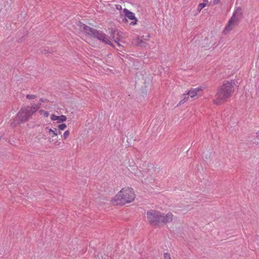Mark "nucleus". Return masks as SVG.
Wrapping results in <instances>:
<instances>
[{
    "instance_id": "6",
    "label": "nucleus",
    "mask_w": 259,
    "mask_h": 259,
    "mask_svg": "<svg viewBox=\"0 0 259 259\" xmlns=\"http://www.w3.org/2000/svg\"><path fill=\"white\" fill-rule=\"evenodd\" d=\"M241 17L237 15V12H235L225 26L223 30L224 33L227 34L233 30L235 26L237 25Z\"/></svg>"
},
{
    "instance_id": "27",
    "label": "nucleus",
    "mask_w": 259,
    "mask_h": 259,
    "mask_svg": "<svg viewBox=\"0 0 259 259\" xmlns=\"http://www.w3.org/2000/svg\"><path fill=\"white\" fill-rule=\"evenodd\" d=\"M109 39H110V38H109ZM109 41H110V40H109ZM110 42H111V41H110ZM109 45H110V44H109ZM110 46H113V47H115V46H113V45L112 44V43H111V42H110Z\"/></svg>"
},
{
    "instance_id": "9",
    "label": "nucleus",
    "mask_w": 259,
    "mask_h": 259,
    "mask_svg": "<svg viewBox=\"0 0 259 259\" xmlns=\"http://www.w3.org/2000/svg\"><path fill=\"white\" fill-rule=\"evenodd\" d=\"M128 169L130 170V174L131 177H135L138 179H141L143 177L141 171L138 169L136 165L130 166V168Z\"/></svg>"
},
{
    "instance_id": "11",
    "label": "nucleus",
    "mask_w": 259,
    "mask_h": 259,
    "mask_svg": "<svg viewBox=\"0 0 259 259\" xmlns=\"http://www.w3.org/2000/svg\"><path fill=\"white\" fill-rule=\"evenodd\" d=\"M51 119L52 121H57V123H62L66 121L67 117L64 115L61 116H58L54 114L51 115Z\"/></svg>"
},
{
    "instance_id": "16",
    "label": "nucleus",
    "mask_w": 259,
    "mask_h": 259,
    "mask_svg": "<svg viewBox=\"0 0 259 259\" xmlns=\"http://www.w3.org/2000/svg\"><path fill=\"white\" fill-rule=\"evenodd\" d=\"M48 141L50 144L55 146H59L61 145V143L58 141L57 138L54 139L52 137V138L49 139Z\"/></svg>"
},
{
    "instance_id": "4",
    "label": "nucleus",
    "mask_w": 259,
    "mask_h": 259,
    "mask_svg": "<svg viewBox=\"0 0 259 259\" xmlns=\"http://www.w3.org/2000/svg\"><path fill=\"white\" fill-rule=\"evenodd\" d=\"M33 114L29 106L22 108L15 117L14 125L25 122Z\"/></svg>"
},
{
    "instance_id": "23",
    "label": "nucleus",
    "mask_w": 259,
    "mask_h": 259,
    "mask_svg": "<svg viewBox=\"0 0 259 259\" xmlns=\"http://www.w3.org/2000/svg\"><path fill=\"white\" fill-rule=\"evenodd\" d=\"M163 258L164 259H171L170 254L167 252L164 253Z\"/></svg>"
},
{
    "instance_id": "2",
    "label": "nucleus",
    "mask_w": 259,
    "mask_h": 259,
    "mask_svg": "<svg viewBox=\"0 0 259 259\" xmlns=\"http://www.w3.org/2000/svg\"><path fill=\"white\" fill-rule=\"evenodd\" d=\"M235 85V83L233 80L223 81L217 89L213 102L217 105H220L226 102L233 94Z\"/></svg>"
},
{
    "instance_id": "17",
    "label": "nucleus",
    "mask_w": 259,
    "mask_h": 259,
    "mask_svg": "<svg viewBox=\"0 0 259 259\" xmlns=\"http://www.w3.org/2000/svg\"><path fill=\"white\" fill-rule=\"evenodd\" d=\"M40 104H33L31 106H29V108L31 109L33 114L35 113L40 107Z\"/></svg>"
},
{
    "instance_id": "20",
    "label": "nucleus",
    "mask_w": 259,
    "mask_h": 259,
    "mask_svg": "<svg viewBox=\"0 0 259 259\" xmlns=\"http://www.w3.org/2000/svg\"><path fill=\"white\" fill-rule=\"evenodd\" d=\"M206 6V4L205 3H200L198 5L197 10L199 12H200L201 10L205 7Z\"/></svg>"
},
{
    "instance_id": "12",
    "label": "nucleus",
    "mask_w": 259,
    "mask_h": 259,
    "mask_svg": "<svg viewBox=\"0 0 259 259\" xmlns=\"http://www.w3.org/2000/svg\"><path fill=\"white\" fill-rule=\"evenodd\" d=\"M110 35L113 38V36H115L116 38L118 37L120 39V41L122 38L124 37V33L118 29H111L110 30Z\"/></svg>"
},
{
    "instance_id": "3",
    "label": "nucleus",
    "mask_w": 259,
    "mask_h": 259,
    "mask_svg": "<svg viewBox=\"0 0 259 259\" xmlns=\"http://www.w3.org/2000/svg\"><path fill=\"white\" fill-rule=\"evenodd\" d=\"M79 28L80 30L85 35L97 38L106 44L110 45L109 36L102 31H96L81 23L79 24Z\"/></svg>"
},
{
    "instance_id": "10",
    "label": "nucleus",
    "mask_w": 259,
    "mask_h": 259,
    "mask_svg": "<svg viewBox=\"0 0 259 259\" xmlns=\"http://www.w3.org/2000/svg\"><path fill=\"white\" fill-rule=\"evenodd\" d=\"M202 91V88L201 87L191 89L187 92L186 95H189L191 98L196 99L198 98V93Z\"/></svg>"
},
{
    "instance_id": "25",
    "label": "nucleus",
    "mask_w": 259,
    "mask_h": 259,
    "mask_svg": "<svg viewBox=\"0 0 259 259\" xmlns=\"http://www.w3.org/2000/svg\"><path fill=\"white\" fill-rule=\"evenodd\" d=\"M219 2H220V0H214L213 3L214 5H216V4H218L219 3Z\"/></svg>"
},
{
    "instance_id": "18",
    "label": "nucleus",
    "mask_w": 259,
    "mask_h": 259,
    "mask_svg": "<svg viewBox=\"0 0 259 259\" xmlns=\"http://www.w3.org/2000/svg\"><path fill=\"white\" fill-rule=\"evenodd\" d=\"M40 115L44 118H48L50 115L49 112L45 110L44 109H40L38 111Z\"/></svg>"
},
{
    "instance_id": "24",
    "label": "nucleus",
    "mask_w": 259,
    "mask_h": 259,
    "mask_svg": "<svg viewBox=\"0 0 259 259\" xmlns=\"http://www.w3.org/2000/svg\"><path fill=\"white\" fill-rule=\"evenodd\" d=\"M116 8L118 10H121V6L120 5H116Z\"/></svg>"
},
{
    "instance_id": "7",
    "label": "nucleus",
    "mask_w": 259,
    "mask_h": 259,
    "mask_svg": "<svg viewBox=\"0 0 259 259\" xmlns=\"http://www.w3.org/2000/svg\"><path fill=\"white\" fill-rule=\"evenodd\" d=\"M123 11L125 16L124 22L128 23V20H130L131 21L129 23L130 25L133 26L136 25L138 22V19L136 17L135 14L128 11L126 9H124Z\"/></svg>"
},
{
    "instance_id": "29",
    "label": "nucleus",
    "mask_w": 259,
    "mask_h": 259,
    "mask_svg": "<svg viewBox=\"0 0 259 259\" xmlns=\"http://www.w3.org/2000/svg\"><path fill=\"white\" fill-rule=\"evenodd\" d=\"M208 0H203V1L204 2H208Z\"/></svg>"
},
{
    "instance_id": "13",
    "label": "nucleus",
    "mask_w": 259,
    "mask_h": 259,
    "mask_svg": "<svg viewBox=\"0 0 259 259\" xmlns=\"http://www.w3.org/2000/svg\"><path fill=\"white\" fill-rule=\"evenodd\" d=\"M133 45L137 46H139L141 47H144L146 46V42L142 40L140 37L137 36L133 39L132 40Z\"/></svg>"
},
{
    "instance_id": "21",
    "label": "nucleus",
    "mask_w": 259,
    "mask_h": 259,
    "mask_svg": "<svg viewBox=\"0 0 259 259\" xmlns=\"http://www.w3.org/2000/svg\"><path fill=\"white\" fill-rule=\"evenodd\" d=\"M67 127V125L65 123H62L58 125V128L59 130L63 131Z\"/></svg>"
},
{
    "instance_id": "22",
    "label": "nucleus",
    "mask_w": 259,
    "mask_h": 259,
    "mask_svg": "<svg viewBox=\"0 0 259 259\" xmlns=\"http://www.w3.org/2000/svg\"><path fill=\"white\" fill-rule=\"evenodd\" d=\"M37 96L33 94L27 95L26 96V98L29 100H34L36 98Z\"/></svg>"
},
{
    "instance_id": "19",
    "label": "nucleus",
    "mask_w": 259,
    "mask_h": 259,
    "mask_svg": "<svg viewBox=\"0 0 259 259\" xmlns=\"http://www.w3.org/2000/svg\"><path fill=\"white\" fill-rule=\"evenodd\" d=\"M70 132L68 130H67L65 131V132L63 133V135L62 136V137L63 138V140H66L69 136Z\"/></svg>"
},
{
    "instance_id": "1",
    "label": "nucleus",
    "mask_w": 259,
    "mask_h": 259,
    "mask_svg": "<svg viewBox=\"0 0 259 259\" xmlns=\"http://www.w3.org/2000/svg\"><path fill=\"white\" fill-rule=\"evenodd\" d=\"M136 196V192L133 188L125 186L121 188L111 198V202L113 205L123 206L134 202Z\"/></svg>"
},
{
    "instance_id": "14",
    "label": "nucleus",
    "mask_w": 259,
    "mask_h": 259,
    "mask_svg": "<svg viewBox=\"0 0 259 259\" xmlns=\"http://www.w3.org/2000/svg\"><path fill=\"white\" fill-rule=\"evenodd\" d=\"M45 131L48 133L49 136H51L52 138L56 137L58 138V134L56 132L57 128H55L54 129H52L49 127H47L45 128Z\"/></svg>"
},
{
    "instance_id": "26",
    "label": "nucleus",
    "mask_w": 259,
    "mask_h": 259,
    "mask_svg": "<svg viewBox=\"0 0 259 259\" xmlns=\"http://www.w3.org/2000/svg\"><path fill=\"white\" fill-rule=\"evenodd\" d=\"M257 137L259 138V131L257 132Z\"/></svg>"
},
{
    "instance_id": "15",
    "label": "nucleus",
    "mask_w": 259,
    "mask_h": 259,
    "mask_svg": "<svg viewBox=\"0 0 259 259\" xmlns=\"http://www.w3.org/2000/svg\"><path fill=\"white\" fill-rule=\"evenodd\" d=\"M113 40L118 47L119 49H117L118 51H122L124 50L123 46L119 42V41H120V39L118 37L116 38L115 36L114 35L113 36Z\"/></svg>"
},
{
    "instance_id": "8",
    "label": "nucleus",
    "mask_w": 259,
    "mask_h": 259,
    "mask_svg": "<svg viewBox=\"0 0 259 259\" xmlns=\"http://www.w3.org/2000/svg\"><path fill=\"white\" fill-rule=\"evenodd\" d=\"M174 215L171 212L166 214L160 212V227L172 221Z\"/></svg>"
},
{
    "instance_id": "28",
    "label": "nucleus",
    "mask_w": 259,
    "mask_h": 259,
    "mask_svg": "<svg viewBox=\"0 0 259 259\" xmlns=\"http://www.w3.org/2000/svg\"><path fill=\"white\" fill-rule=\"evenodd\" d=\"M190 198H185V200H190Z\"/></svg>"
},
{
    "instance_id": "5",
    "label": "nucleus",
    "mask_w": 259,
    "mask_h": 259,
    "mask_svg": "<svg viewBox=\"0 0 259 259\" xmlns=\"http://www.w3.org/2000/svg\"><path fill=\"white\" fill-rule=\"evenodd\" d=\"M146 217L149 223L154 226L160 227V212L150 210L147 212Z\"/></svg>"
}]
</instances>
